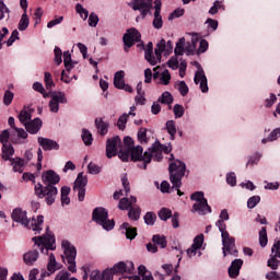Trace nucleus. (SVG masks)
<instances>
[{"label":"nucleus","mask_w":280,"mask_h":280,"mask_svg":"<svg viewBox=\"0 0 280 280\" xmlns=\"http://www.w3.org/2000/svg\"><path fill=\"white\" fill-rule=\"evenodd\" d=\"M135 272V262L119 261L110 269H105L102 273L100 270H93L90 280H113L114 275H132Z\"/></svg>","instance_id":"nucleus-1"},{"label":"nucleus","mask_w":280,"mask_h":280,"mask_svg":"<svg viewBox=\"0 0 280 280\" xmlns=\"http://www.w3.org/2000/svg\"><path fill=\"white\" fill-rule=\"evenodd\" d=\"M11 218L13 222H19L25 229H30L31 231H35L36 233H40L43 231V224L45 222V217L43 214L37 215V219L32 218V220L27 219V212L23 211L21 208H15Z\"/></svg>","instance_id":"nucleus-2"},{"label":"nucleus","mask_w":280,"mask_h":280,"mask_svg":"<svg viewBox=\"0 0 280 280\" xmlns=\"http://www.w3.org/2000/svg\"><path fill=\"white\" fill-rule=\"evenodd\" d=\"M187 170V165L180 160H176L171 163L168 166L170 172V180L177 190V196H184L185 192L180 191V187L183 186V177L185 176V172Z\"/></svg>","instance_id":"nucleus-3"},{"label":"nucleus","mask_w":280,"mask_h":280,"mask_svg":"<svg viewBox=\"0 0 280 280\" xmlns=\"http://www.w3.org/2000/svg\"><path fill=\"white\" fill-rule=\"evenodd\" d=\"M61 246L63 248V264L68 266V270L70 272H78V269L75 268V257H78V249L71 242L63 240L61 242Z\"/></svg>","instance_id":"nucleus-4"},{"label":"nucleus","mask_w":280,"mask_h":280,"mask_svg":"<svg viewBox=\"0 0 280 280\" xmlns=\"http://www.w3.org/2000/svg\"><path fill=\"white\" fill-rule=\"evenodd\" d=\"M92 220L96 222L104 231H113L115 229V220L108 219V210L97 207L92 212Z\"/></svg>","instance_id":"nucleus-5"},{"label":"nucleus","mask_w":280,"mask_h":280,"mask_svg":"<svg viewBox=\"0 0 280 280\" xmlns=\"http://www.w3.org/2000/svg\"><path fill=\"white\" fill-rule=\"evenodd\" d=\"M190 200H194L196 203L192 205V211H197L200 215H207L211 213V206L205 198L203 191H195L190 195Z\"/></svg>","instance_id":"nucleus-6"},{"label":"nucleus","mask_w":280,"mask_h":280,"mask_svg":"<svg viewBox=\"0 0 280 280\" xmlns=\"http://www.w3.org/2000/svg\"><path fill=\"white\" fill-rule=\"evenodd\" d=\"M35 194L38 198H45L46 197V203L48 206L54 205L56 202V196H58V187H49V188H43V184L35 185Z\"/></svg>","instance_id":"nucleus-7"},{"label":"nucleus","mask_w":280,"mask_h":280,"mask_svg":"<svg viewBox=\"0 0 280 280\" xmlns=\"http://www.w3.org/2000/svg\"><path fill=\"white\" fill-rule=\"evenodd\" d=\"M222 244H223V257L228 255H232L233 257H237L240 252H237V247L235 246V237L231 236L229 233H223Z\"/></svg>","instance_id":"nucleus-8"},{"label":"nucleus","mask_w":280,"mask_h":280,"mask_svg":"<svg viewBox=\"0 0 280 280\" xmlns=\"http://www.w3.org/2000/svg\"><path fill=\"white\" fill-rule=\"evenodd\" d=\"M32 242H34L35 246H37L42 253L56 249L54 245L56 244V238L54 236H34Z\"/></svg>","instance_id":"nucleus-9"},{"label":"nucleus","mask_w":280,"mask_h":280,"mask_svg":"<svg viewBox=\"0 0 280 280\" xmlns=\"http://www.w3.org/2000/svg\"><path fill=\"white\" fill-rule=\"evenodd\" d=\"M122 43L125 45V51L135 45V43H141V33L135 27L127 30V33L122 36Z\"/></svg>","instance_id":"nucleus-10"},{"label":"nucleus","mask_w":280,"mask_h":280,"mask_svg":"<svg viewBox=\"0 0 280 280\" xmlns=\"http://www.w3.org/2000/svg\"><path fill=\"white\" fill-rule=\"evenodd\" d=\"M153 0H132V10L141 12L142 19H145L148 14L152 15Z\"/></svg>","instance_id":"nucleus-11"},{"label":"nucleus","mask_w":280,"mask_h":280,"mask_svg":"<svg viewBox=\"0 0 280 280\" xmlns=\"http://www.w3.org/2000/svg\"><path fill=\"white\" fill-rule=\"evenodd\" d=\"M50 97L48 103L50 113H58V110H60V104H67V95L65 92H52Z\"/></svg>","instance_id":"nucleus-12"},{"label":"nucleus","mask_w":280,"mask_h":280,"mask_svg":"<svg viewBox=\"0 0 280 280\" xmlns=\"http://www.w3.org/2000/svg\"><path fill=\"white\" fill-rule=\"evenodd\" d=\"M42 180L44 183L43 188L56 187L60 183V175L54 170L44 171L42 174Z\"/></svg>","instance_id":"nucleus-13"},{"label":"nucleus","mask_w":280,"mask_h":280,"mask_svg":"<svg viewBox=\"0 0 280 280\" xmlns=\"http://www.w3.org/2000/svg\"><path fill=\"white\" fill-rule=\"evenodd\" d=\"M121 148V139L119 136H115L113 138L107 139L106 141V156L107 159H113V156H117V152Z\"/></svg>","instance_id":"nucleus-14"},{"label":"nucleus","mask_w":280,"mask_h":280,"mask_svg":"<svg viewBox=\"0 0 280 280\" xmlns=\"http://www.w3.org/2000/svg\"><path fill=\"white\" fill-rule=\"evenodd\" d=\"M37 141L45 152H49L51 150H60V144H58L56 140L38 137Z\"/></svg>","instance_id":"nucleus-15"},{"label":"nucleus","mask_w":280,"mask_h":280,"mask_svg":"<svg viewBox=\"0 0 280 280\" xmlns=\"http://www.w3.org/2000/svg\"><path fill=\"white\" fill-rule=\"evenodd\" d=\"M26 132L30 135H38L43 128V120L40 118H34L33 120L24 124Z\"/></svg>","instance_id":"nucleus-16"},{"label":"nucleus","mask_w":280,"mask_h":280,"mask_svg":"<svg viewBox=\"0 0 280 280\" xmlns=\"http://www.w3.org/2000/svg\"><path fill=\"white\" fill-rule=\"evenodd\" d=\"M161 8H162V2L161 0H155L154 1V19H153V27L155 30H161L163 27V16H161Z\"/></svg>","instance_id":"nucleus-17"},{"label":"nucleus","mask_w":280,"mask_h":280,"mask_svg":"<svg viewBox=\"0 0 280 280\" xmlns=\"http://www.w3.org/2000/svg\"><path fill=\"white\" fill-rule=\"evenodd\" d=\"M242 266H244V260L234 259L228 270L229 277H231V279H237V277H240V270H242Z\"/></svg>","instance_id":"nucleus-18"},{"label":"nucleus","mask_w":280,"mask_h":280,"mask_svg":"<svg viewBox=\"0 0 280 280\" xmlns=\"http://www.w3.org/2000/svg\"><path fill=\"white\" fill-rule=\"evenodd\" d=\"M144 58L152 65V67L159 65V60H156V57L154 56V44H152V42H149L144 49Z\"/></svg>","instance_id":"nucleus-19"},{"label":"nucleus","mask_w":280,"mask_h":280,"mask_svg":"<svg viewBox=\"0 0 280 280\" xmlns=\"http://www.w3.org/2000/svg\"><path fill=\"white\" fill-rule=\"evenodd\" d=\"M39 255L38 249H31L23 255V261L26 266H34V262L38 261Z\"/></svg>","instance_id":"nucleus-20"},{"label":"nucleus","mask_w":280,"mask_h":280,"mask_svg":"<svg viewBox=\"0 0 280 280\" xmlns=\"http://www.w3.org/2000/svg\"><path fill=\"white\" fill-rule=\"evenodd\" d=\"M32 113H34V109L28 106H24L18 116L20 124H23V126H25V124L32 121Z\"/></svg>","instance_id":"nucleus-21"},{"label":"nucleus","mask_w":280,"mask_h":280,"mask_svg":"<svg viewBox=\"0 0 280 280\" xmlns=\"http://www.w3.org/2000/svg\"><path fill=\"white\" fill-rule=\"evenodd\" d=\"M86 185H89V177L84 176V173H79L74 180L73 191H78V189H86Z\"/></svg>","instance_id":"nucleus-22"},{"label":"nucleus","mask_w":280,"mask_h":280,"mask_svg":"<svg viewBox=\"0 0 280 280\" xmlns=\"http://www.w3.org/2000/svg\"><path fill=\"white\" fill-rule=\"evenodd\" d=\"M129 150V155L131 156V161L137 163L138 161H143V147L137 145Z\"/></svg>","instance_id":"nucleus-23"},{"label":"nucleus","mask_w":280,"mask_h":280,"mask_svg":"<svg viewBox=\"0 0 280 280\" xmlns=\"http://www.w3.org/2000/svg\"><path fill=\"white\" fill-rule=\"evenodd\" d=\"M95 128L98 132V135H101V137H104L106 135H108V122L104 121V118H96L95 121Z\"/></svg>","instance_id":"nucleus-24"},{"label":"nucleus","mask_w":280,"mask_h":280,"mask_svg":"<svg viewBox=\"0 0 280 280\" xmlns=\"http://www.w3.org/2000/svg\"><path fill=\"white\" fill-rule=\"evenodd\" d=\"M120 229H122V231H125V235H126L127 240L132 241V240H135V237H137V228H132L130 225V223L124 222L120 225Z\"/></svg>","instance_id":"nucleus-25"},{"label":"nucleus","mask_w":280,"mask_h":280,"mask_svg":"<svg viewBox=\"0 0 280 280\" xmlns=\"http://www.w3.org/2000/svg\"><path fill=\"white\" fill-rule=\"evenodd\" d=\"M126 77V72L124 70H119L114 75V86L115 89H121L122 85L126 84V80L124 79Z\"/></svg>","instance_id":"nucleus-26"},{"label":"nucleus","mask_w":280,"mask_h":280,"mask_svg":"<svg viewBox=\"0 0 280 280\" xmlns=\"http://www.w3.org/2000/svg\"><path fill=\"white\" fill-rule=\"evenodd\" d=\"M2 161H11L14 156V147L12 144H2Z\"/></svg>","instance_id":"nucleus-27"},{"label":"nucleus","mask_w":280,"mask_h":280,"mask_svg":"<svg viewBox=\"0 0 280 280\" xmlns=\"http://www.w3.org/2000/svg\"><path fill=\"white\" fill-rule=\"evenodd\" d=\"M11 165L13 166V172H19V174H23V167L25 166V160L21 158L11 159Z\"/></svg>","instance_id":"nucleus-28"},{"label":"nucleus","mask_w":280,"mask_h":280,"mask_svg":"<svg viewBox=\"0 0 280 280\" xmlns=\"http://www.w3.org/2000/svg\"><path fill=\"white\" fill-rule=\"evenodd\" d=\"M163 51H165V39H161L154 49L155 60H158V62H161Z\"/></svg>","instance_id":"nucleus-29"},{"label":"nucleus","mask_w":280,"mask_h":280,"mask_svg":"<svg viewBox=\"0 0 280 280\" xmlns=\"http://www.w3.org/2000/svg\"><path fill=\"white\" fill-rule=\"evenodd\" d=\"M128 218L129 220L137 222L139 218H141V208L139 206L131 207L128 211Z\"/></svg>","instance_id":"nucleus-30"},{"label":"nucleus","mask_w":280,"mask_h":280,"mask_svg":"<svg viewBox=\"0 0 280 280\" xmlns=\"http://www.w3.org/2000/svg\"><path fill=\"white\" fill-rule=\"evenodd\" d=\"M30 27V16H27V13L23 12L20 22L18 24V28L20 32H25Z\"/></svg>","instance_id":"nucleus-31"},{"label":"nucleus","mask_w":280,"mask_h":280,"mask_svg":"<svg viewBox=\"0 0 280 280\" xmlns=\"http://www.w3.org/2000/svg\"><path fill=\"white\" fill-rule=\"evenodd\" d=\"M158 102L160 104H167L168 106L174 103V96L168 91L162 93V95L159 97Z\"/></svg>","instance_id":"nucleus-32"},{"label":"nucleus","mask_w":280,"mask_h":280,"mask_svg":"<svg viewBox=\"0 0 280 280\" xmlns=\"http://www.w3.org/2000/svg\"><path fill=\"white\" fill-rule=\"evenodd\" d=\"M81 139L84 145H93V135L89 129H82Z\"/></svg>","instance_id":"nucleus-33"},{"label":"nucleus","mask_w":280,"mask_h":280,"mask_svg":"<svg viewBox=\"0 0 280 280\" xmlns=\"http://www.w3.org/2000/svg\"><path fill=\"white\" fill-rule=\"evenodd\" d=\"M153 244H156V246H160L161 248H167V238H165L164 235L155 234L152 237Z\"/></svg>","instance_id":"nucleus-34"},{"label":"nucleus","mask_w":280,"mask_h":280,"mask_svg":"<svg viewBox=\"0 0 280 280\" xmlns=\"http://www.w3.org/2000/svg\"><path fill=\"white\" fill-rule=\"evenodd\" d=\"M166 130L171 137V141H174V139H176V121L174 120L166 121Z\"/></svg>","instance_id":"nucleus-35"},{"label":"nucleus","mask_w":280,"mask_h":280,"mask_svg":"<svg viewBox=\"0 0 280 280\" xmlns=\"http://www.w3.org/2000/svg\"><path fill=\"white\" fill-rule=\"evenodd\" d=\"M153 156H154V153L151 151V149H148V151H145L142 154V161H143L142 167H143V170H148V165H149V163H152V158Z\"/></svg>","instance_id":"nucleus-36"},{"label":"nucleus","mask_w":280,"mask_h":280,"mask_svg":"<svg viewBox=\"0 0 280 280\" xmlns=\"http://www.w3.org/2000/svg\"><path fill=\"white\" fill-rule=\"evenodd\" d=\"M259 244L262 248H266V246H268V232L266 230V226H262L259 231Z\"/></svg>","instance_id":"nucleus-37"},{"label":"nucleus","mask_w":280,"mask_h":280,"mask_svg":"<svg viewBox=\"0 0 280 280\" xmlns=\"http://www.w3.org/2000/svg\"><path fill=\"white\" fill-rule=\"evenodd\" d=\"M63 65L66 67V71H71L73 69V60L71 59V52L65 51L63 52Z\"/></svg>","instance_id":"nucleus-38"},{"label":"nucleus","mask_w":280,"mask_h":280,"mask_svg":"<svg viewBox=\"0 0 280 280\" xmlns=\"http://www.w3.org/2000/svg\"><path fill=\"white\" fill-rule=\"evenodd\" d=\"M279 257L277 254L270 255V258L267 261L268 268H271V270H277L280 266V260L277 259Z\"/></svg>","instance_id":"nucleus-39"},{"label":"nucleus","mask_w":280,"mask_h":280,"mask_svg":"<svg viewBox=\"0 0 280 280\" xmlns=\"http://www.w3.org/2000/svg\"><path fill=\"white\" fill-rule=\"evenodd\" d=\"M175 56H183L185 54V37H180L176 43Z\"/></svg>","instance_id":"nucleus-40"},{"label":"nucleus","mask_w":280,"mask_h":280,"mask_svg":"<svg viewBox=\"0 0 280 280\" xmlns=\"http://www.w3.org/2000/svg\"><path fill=\"white\" fill-rule=\"evenodd\" d=\"M44 82L47 91H51L54 86H56V83H54V79L49 72H45L44 74Z\"/></svg>","instance_id":"nucleus-41"},{"label":"nucleus","mask_w":280,"mask_h":280,"mask_svg":"<svg viewBox=\"0 0 280 280\" xmlns=\"http://www.w3.org/2000/svg\"><path fill=\"white\" fill-rule=\"evenodd\" d=\"M158 215H159L160 220H163L164 222H167V220H170V218H172V210H170L167 208H162L158 212Z\"/></svg>","instance_id":"nucleus-42"},{"label":"nucleus","mask_w":280,"mask_h":280,"mask_svg":"<svg viewBox=\"0 0 280 280\" xmlns=\"http://www.w3.org/2000/svg\"><path fill=\"white\" fill-rule=\"evenodd\" d=\"M131 208H132V206H131L130 199H128V197H125L119 200L118 209H120V211H128V209H131Z\"/></svg>","instance_id":"nucleus-43"},{"label":"nucleus","mask_w":280,"mask_h":280,"mask_svg":"<svg viewBox=\"0 0 280 280\" xmlns=\"http://www.w3.org/2000/svg\"><path fill=\"white\" fill-rule=\"evenodd\" d=\"M154 222H156V213L147 212L144 214V223L148 224V226H154Z\"/></svg>","instance_id":"nucleus-44"},{"label":"nucleus","mask_w":280,"mask_h":280,"mask_svg":"<svg viewBox=\"0 0 280 280\" xmlns=\"http://www.w3.org/2000/svg\"><path fill=\"white\" fill-rule=\"evenodd\" d=\"M177 91H179L182 97H186V95L189 93V86H187L185 81H179L177 83Z\"/></svg>","instance_id":"nucleus-45"},{"label":"nucleus","mask_w":280,"mask_h":280,"mask_svg":"<svg viewBox=\"0 0 280 280\" xmlns=\"http://www.w3.org/2000/svg\"><path fill=\"white\" fill-rule=\"evenodd\" d=\"M175 119H180L185 115V107L180 104H175L173 107Z\"/></svg>","instance_id":"nucleus-46"},{"label":"nucleus","mask_w":280,"mask_h":280,"mask_svg":"<svg viewBox=\"0 0 280 280\" xmlns=\"http://www.w3.org/2000/svg\"><path fill=\"white\" fill-rule=\"evenodd\" d=\"M75 12L78 14H80L81 19H83V21H86V19H89V10L84 9V7H82V4L78 3L75 5Z\"/></svg>","instance_id":"nucleus-47"},{"label":"nucleus","mask_w":280,"mask_h":280,"mask_svg":"<svg viewBox=\"0 0 280 280\" xmlns=\"http://www.w3.org/2000/svg\"><path fill=\"white\" fill-rule=\"evenodd\" d=\"M160 80H161V84H164V86H167V84H170V81L172 80V74H170V70L167 69L164 70L161 73Z\"/></svg>","instance_id":"nucleus-48"},{"label":"nucleus","mask_w":280,"mask_h":280,"mask_svg":"<svg viewBox=\"0 0 280 280\" xmlns=\"http://www.w3.org/2000/svg\"><path fill=\"white\" fill-rule=\"evenodd\" d=\"M118 158L120 159V161H122V163H128V161L130 160L129 149H120L118 152Z\"/></svg>","instance_id":"nucleus-49"},{"label":"nucleus","mask_w":280,"mask_h":280,"mask_svg":"<svg viewBox=\"0 0 280 280\" xmlns=\"http://www.w3.org/2000/svg\"><path fill=\"white\" fill-rule=\"evenodd\" d=\"M138 141L140 143H148V129L140 128L138 131Z\"/></svg>","instance_id":"nucleus-50"},{"label":"nucleus","mask_w":280,"mask_h":280,"mask_svg":"<svg viewBox=\"0 0 280 280\" xmlns=\"http://www.w3.org/2000/svg\"><path fill=\"white\" fill-rule=\"evenodd\" d=\"M12 100H14V93H12L10 90H7L3 95L4 106H10V104H12Z\"/></svg>","instance_id":"nucleus-51"},{"label":"nucleus","mask_w":280,"mask_h":280,"mask_svg":"<svg viewBox=\"0 0 280 280\" xmlns=\"http://www.w3.org/2000/svg\"><path fill=\"white\" fill-rule=\"evenodd\" d=\"M259 202H261V197L253 196L247 200V207L248 209H255L256 205H259Z\"/></svg>","instance_id":"nucleus-52"},{"label":"nucleus","mask_w":280,"mask_h":280,"mask_svg":"<svg viewBox=\"0 0 280 280\" xmlns=\"http://www.w3.org/2000/svg\"><path fill=\"white\" fill-rule=\"evenodd\" d=\"M88 172L89 174L97 175L100 174V172H102V167L93 162H90V164L88 165Z\"/></svg>","instance_id":"nucleus-53"},{"label":"nucleus","mask_w":280,"mask_h":280,"mask_svg":"<svg viewBox=\"0 0 280 280\" xmlns=\"http://www.w3.org/2000/svg\"><path fill=\"white\" fill-rule=\"evenodd\" d=\"M56 65H62V49L56 46L54 49Z\"/></svg>","instance_id":"nucleus-54"},{"label":"nucleus","mask_w":280,"mask_h":280,"mask_svg":"<svg viewBox=\"0 0 280 280\" xmlns=\"http://www.w3.org/2000/svg\"><path fill=\"white\" fill-rule=\"evenodd\" d=\"M126 124H128V114H124L118 118L117 126H118L119 130H125Z\"/></svg>","instance_id":"nucleus-55"},{"label":"nucleus","mask_w":280,"mask_h":280,"mask_svg":"<svg viewBox=\"0 0 280 280\" xmlns=\"http://www.w3.org/2000/svg\"><path fill=\"white\" fill-rule=\"evenodd\" d=\"M202 244H205V235L203 234L197 235L194 238L192 246H195V248L200 249V248H202Z\"/></svg>","instance_id":"nucleus-56"},{"label":"nucleus","mask_w":280,"mask_h":280,"mask_svg":"<svg viewBox=\"0 0 280 280\" xmlns=\"http://www.w3.org/2000/svg\"><path fill=\"white\" fill-rule=\"evenodd\" d=\"M202 80H207V75L205 74V70H199L195 73L194 82L195 84H200Z\"/></svg>","instance_id":"nucleus-57"},{"label":"nucleus","mask_w":280,"mask_h":280,"mask_svg":"<svg viewBox=\"0 0 280 280\" xmlns=\"http://www.w3.org/2000/svg\"><path fill=\"white\" fill-rule=\"evenodd\" d=\"M90 27H97V23H100V18L95 13H91L88 20Z\"/></svg>","instance_id":"nucleus-58"},{"label":"nucleus","mask_w":280,"mask_h":280,"mask_svg":"<svg viewBox=\"0 0 280 280\" xmlns=\"http://www.w3.org/2000/svg\"><path fill=\"white\" fill-rule=\"evenodd\" d=\"M215 226H218L221 233V237L224 236V233H229V231H226V223L224 222V220H218Z\"/></svg>","instance_id":"nucleus-59"},{"label":"nucleus","mask_w":280,"mask_h":280,"mask_svg":"<svg viewBox=\"0 0 280 280\" xmlns=\"http://www.w3.org/2000/svg\"><path fill=\"white\" fill-rule=\"evenodd\" d=\"M185 14V9H176L168 15V21H173V19H178Z\"/></svg>","instance_id":"nucleus-60"},{"label":"nucleus","mask_w":280,"mask_h":280,"mask_svg":"<svg viewBox=\"0 0 280 280\" xmlns=\"http://www.w3.org/2000/svg\"><path fill=\"white\" fill-rule=\"evenodd\" d=\"M226 183L228 185H231V187H235V185H237V177L235 176V173L226 175Z\"/></svg>","instance_id":"nucleus-61"},{"label":"nucleus","mask_w":280,"mask_h":280,"mask_svg":"<svg viewBox=\"0 0 280 280\" xmlns=\"http://www.w3.org/2000/svg\"><path fill=\"white\" fill-rule=\"evenodd\" d=\"M207 49H209V42H207L206 39H201L200 44H199V49L197 50V54H205V51H207Z\"/></svg>","instance_id":"nucleus-62"},{"label":"nucleus","mask_w":280,"mask_h":280,"mask_svg":"<svg viewBox=\"0 0 280 280\" xmlns=\"http://www.w3.org/2000/svg\"><path fill=\"white\" fill-rule=\"evenodd\" d=\"M9 139H10V131L3 130L0 133V142L2 143V145H8Z\"/></svg>","instance_id":"nucleus-63"},{"label":"nucleus","mask_w":280,"mask_h":280,"mask_svg":"<svg viewBox=\"0 0 280 280\" xmlns=\"http://www.w3.org/2000/svg\"><path fill=\"white\" fill-rule=\"evenodd\" d=\"M69 277H71V273L69 271H60L55 280H69Z\"/></svg>","instance_id":"nucleus-64"}]
</instances>
